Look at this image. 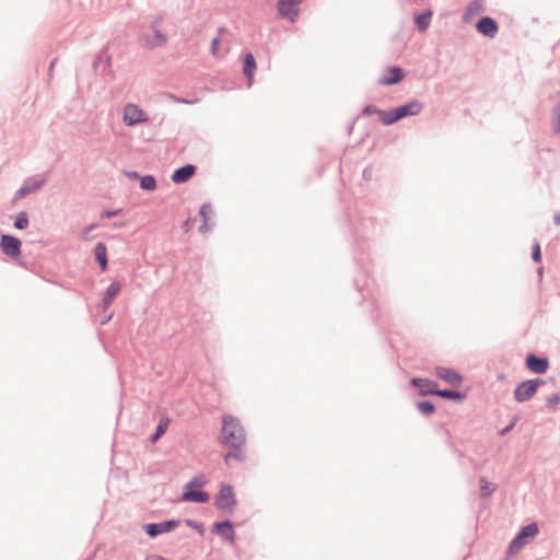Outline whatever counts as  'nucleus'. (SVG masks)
Returning a JSON list of instances; mask_svg holds the SVG:
<instances>
[{
  "label": "nucleus",
  "mask_w": 560,
  "mask_h": 560,
  "mask_svg": "<svg viewBox=\"0 0 560 560\" xmlns=\"http://www.w3.org/2000/svg\"><path fill=\"white\" fill-rule=\"evenodd\" d=\"M219 50H220V39L219 38H213L212 42H211V52H212V55L213 56H218Z\"/></svg>",
  "instance_id": "nucleus-33"
},
{
  "label": "nucleus",
  "mask_w": 560,
  "mask_h": 560,
  "mask_svg": "<svg viewBox=\"0 0 560 560\" xmlns=\"http://www.w3.org/2000/svg\"><path fill=\"white\" fill-rule=\"evenodd\" d=\"M14 226L19 230H24L28 226V218H27L26 212H20L16 215Z\"/></svg>",
  "instance_id": "nucleus-24"
},
{
  "label": "nucleus",
  "mask_w": 560,
  "mask_h": 560,
  "mask_svg": "<svg viewBox=\"0 0 560 560\" xmlns=\"http://www.w3.org/2000/svg\"><path fill=\"white\" fill-rule=\"evenodd\" d=\"M122 121L126 126L131 127L148 122L149 117L138 105L129 103L124 107Z\"/></svg>",
  "instance_id": "nucleus-3"
},
{
  "label": "nucleus",
  "mask_w": 560,
  "mask_h": 560,
  "mask_svg": "<svg viewBox=\"0 0 560 560\" xmlns=\"http://www.w3.org/2000/svg\"><path fill=\"white\" fill-rule=\"evenodd\" d=\"M405 74L402 69L398 67L388 68L384 75L380 79V83L383 85H392L400 82L404 79Z\"/></svg>",
  "instance_id": "nucleus-12"
},
{
  "label": "nucleus",
  "mask_w": 560,
  "mask_h": 560,
  "mask_svg": "<svg viewBox=\"0 0 560 560\" xmlns=\"http://www.w3.org/2000/svg\"><path fill=\"white\" fill-rule=\"evenodd\" d=\"M422 104L418 101H413L400 107H397L395 109L396 121L407 116L418 115L422 110Z\"/></svg>",
  "instance_id": "nucleus-10"
},
{
  "label": "nucleus",
  "mask_w": 560,
  "mask_h": 560,
  "mask_svg": "<svg viewBox=\"0 0 560 560\" xmlns=\"http://www.w3.org/2000/svg\"><path fill=\"white\" fill-rule=\"evenodd\" d=\"M553 125H555V129L560 132V105H559V108L557 110L556 119H555V124Z\"/></svg>",
  "instance_id": "nucleus-34"
},
{
  "label": "nucleus",
  "mask_w": 560,
  "mask_h": 560,
  "mask_svg": "<svg viewBox=\"0 0 560 560\" xmlns=\"http://www.w3.org/2000/svg\"><path fill=\"white\" fill-rule=\"evenodd\" d=\"M214 530L224 539L229 540L230 542L234 541V529L231 522H222L217 523L214 525Z\"/></svg>",
  "instance_id": "nucleus-16"
},
{
  "label": "nucleus",
  "mask_w": 560,
  "mask_h": 560,
  "mask_svg": "<svg viewBox=\"0 0 560 560\" xmlns=\"http://www.w3.org/2000/svg\"><path fill=\"white\" fill-rule=\"evenodd\" d=\"M92 229H93V225H91V226H89V228H86V229L84 230V232H83V236H84V238H88L89 233H90V231H91Z\"/></svg>",
  "instance_id": "nucleus-39"
},
{
  "label": "nucleus",
  "mask_w": 560,
  "mask_h": 560,
  "mask_svg": "<svg viewBox=\"0 0 560 560\" xmlns=\"http://www.w3.org/2000/svg\"><path fill=\"white\" fill-rule=\"evenodd\" d=\"M95 258L98 261L102 271H105L107 269V248L104 243L96 244Z\"/></svg>",
  "instance_id": "nucleus-20"
},
{
  "label": "nucleus",
  "mask_w": 560,
  "mask_h": 560,
  "mask_svg": "<svg viewBox=\"0 0 560 560\" xmlns=\"http://www.w3.org/2000/svg\"><path fill=\"white\" fill-rule=\"evenodd\" d=\"M533 259L536 261V262H539L540 259H541V254H540V246L538 243H536L533 247Z\"/></svg>",
  "instance_id": "nucleus-32"
},
{
  "label": "nucleus",
  "mask_w": 560,
  "mask_h": 560,
  "mask_svg": "<svg viewBox=\"0 0 560 560\" xmlns=\"http://www.w3.org/2000/svg\"><path fill=\"white\" fill-rule=\"evenodd\" d=\"M425 381L424 380H421V378H413L412 380V384L416 385V386H419L421 383H424Z\"/></svg>",
  "instance_id": "nucleus-38"
},
{
  "label": "nucleus",
  "mask_w": 560,
  "mask_h": 560,
  "mask_svg": "<svg viewBox=\"0 0 560 560\" xmlns=\"http://www.w3.org/2000/svg\"><path fill=\"white\" fill-rule=\"evenodd\" d=\"M0 245L3 253L8 256L16 257L21 254V241L14 236L3 235Z\"/></svg>",
  "instance_id": "nucleus-8"
},
{
  "label": "nucleus",
  "mask_w": 560,
  "mask_h": 560,
  "mask_svg": "<svg viewBox=\"0 0 560 560\" xmlns=\"http://www.w3.org/2000/svg\"><path fill=\"white\" fill-rule=\"evenodd\" d=\"M206 483V477L201 474L196 475L187 485L188 488H201Z\"/></svg>",
  "instance_id": "nucleus-27"
},
{
  "label": "nucleus",
  "mask_w": 560,
  "mask_h": 560,
  "mask_svg": "<svg viewBox=\"0 0 560 560\" xmlns=\"http://www.w3.org/2000/svg\"><path fill=\"white\" fill-rule=\"evenodd\" d=\"M176 525H177V523H175V522H167V523H162V524H150L147 527V533L149 536L154 537L158 534L165 533V532L173 529Z\"/></svg>",
  "instance_id": "nucleus-18"
},
{
  "label": "nucleus",
  "mask_w": 560,
  "mask_h": 560,
  "mask_svg": "<svg viewBox=\"0 0 560 560\" xmlns=\"http://www.w3.org/2000/svg\"><path fill=\"white\" fill-rule=\"evenodd\" d=\"M210 210H211V208H210L209 206H202V207L200 208V214H201L202 217H206V215H207V213H208V212H210Z\"/></svg>",
  "instance_id": "nucleus-37"
},
{
  "label": "nucleus",
  "mask_w": 560,
  "mask_h": 560,
  "mask_svg": "<svg viewBox=\"0 0 560 560\" xmlns=\"http://www.w3.org/2000/svg\"><path fill=\"white\" fill-rule=\"evenodd\" d=\"M377 116L381 122L384 125H392L396 122L395 118V109L392 112H385V110H377Z\"/></svg>",
  "instance_id": "nucleus-22"
},
{
  "label": "nucleus",
  "mask_w": 560,
  "mask_h": 560,
  "mask_svg": "<svg viewBox=\"0 0 560 560\" xmlns=\"http://www.w3.org/2000/svg\"><path fill=\"white\" fill-rule=\"evenodd\" d=\"M37 187H38V186H36V187H35V188H33V189H31V188H28V187H26V186H25V187H22V188L20 189V195H21V196H25V195H27V194L32 192L33 190H35Z\"/></svg>",
  "instance_id": "nucleus-36"
},
{
  "label": "nucleus",
  "mask_w": 560,
  "mask_h": 560,
  "mask_svg": "<svg viewBox=\"0 0 560 560\" xmlns=\"http://www.w3.org/2000/svg\"><path fill=\"white\" fill-rule=\"evenodd\" d=\"M418 409L424 415H430L434 411V406L430 401H420Z\"/></svg>",
  "instance_id": "nucleus-28"
},
{
  "label": "nucleus",
  "mask_w": 560,
  "mask_h": 560,
  "mask_svg": "<svg viewBox=\"0 0 560 560\" xmlns=\"http://www.w3.org/2000/svg\"><path fill=\"white\" fill-rule=\"evenodd\" d=\"M168 427V420H162L158 424L155 434L151 438L152 442H156L166 431Z\"/></svg>",
  "instance_id": "nucleus-26"
},
{
  "label": "nucleus",
  "mask_w": 560,
  "mask_h": 560,
  "mask_svg": "<svg viewBox=\"0 0 560 560\" xmlns=\"http://www.w3.org/2000/svg\"><path fill=\"white\" fill-rule=\"evenodd\" d=\"M140 186L145 190H154L156 187V183L153 176H143L140 180Z\"/></svg>",
  "instance_id": "nucleus-23"
},
{
  "label": "nucleus",
  "mask_w": 560,
  "mask_h": 560,
  "mask_svg": "<svg viewBox=\"0 0 560 560\" xmlns=\"http://www.w3.org/2000/svg\"><path fill=\"white\" fill-rule=\"evenodd\" d=\"M209 499L210 495L207 492L188 487H185V491L182 494V501L184 502L205 503L208 502Z\"/></svg>",
  "instance_id": "nucleus-11"
},
{
  "label": "nucleus",
  "mask_w": 560,
  "mask_h": 560,
  "mask_svg": "<svg viewBox=\"0 0 560 560\" xmlns=\"http://www.w3.org/2000/svg\"><path fill=\"white\" fill-rule=\"evenodd\" d=\"M215 506L225 512H232L236 505V497L233 488L230 485L222 486L214 502Z\"/></svg>",
  "instance_id": "nucleus-4"
},
{
  "label": "nucleus",
  "mask_w": 560,
  "mask_h": 560,
  "mask_svg": "<svg viewBox=\"0 0 560 560\" xmlns=\"http://www.w3.org/2000/svg\"><path fill=\"white\" fill-rule=\"evenodd\" d=\"M482 11H483L482 0H474L467 7V10L465 12V20H467V21L471 20L475 15L481 13Z\"/></svg>",
  "instance_id": "nucleus-21"
},
{
  "label": "nucleus",
  "mask_w": 560,
  "mask_h": 560,
  "mask_svg": "<svg viewBox=\"0 0 560 560\" xmlns=\"http://www.w3.org/2000/svg\"><path fill=\"white\" fill-rule=\"evenodd\" d=\"M220 443L224 447L229 448L224 456V462L226 465H231L234 462L244 460L246 432L237 418L231 415H225L223 417L222 429L220 433Z\"/></svg>",
  "instance_id": "nucleus-1"
},
{
  "label": "nucleus",
  "mask_w": 560,
  "mask_h": 560,
  "mask_svg": "<svg viewBox=\"0 0 560 560\" xmlns=\"http://www.w3.org/2000/svg\"><path fill=\"white\" fill-rule=\"evenodd\" d=\"M559 404H560V396L558 394L552 395L547 400V407L551 410L556 409Z\"/></svg>",
  "instance_id": "nucleus-31"
},
{
  "label": "nucleus",
  "mask_w": 560,
  "mask_h": 560,
  "mask_svg": "<svg viewBox=\"0 0 560 560\" xmlns=\"http://www.w3.org/2000/svg\"><path fill=\"white\" fill-rule=\"evenodd\" d=\"M162 18H158L152 24V34L144 37L145 45L149 48H156L164 46L168 40L167 33L161 28Z\"/></svg>",
  "instance_id": "nucleus-2"
},
{
  "label": "nucleus",
  "mask_w": 560,
  "mask_h": 560,
  "mask_svg": "<svg viewBox=\"0 0 560 560\" xmlns=\"http://www.w3.org/2000/svg\"><path fill=\"white\" fill-rule=\"evenodd\" d=\"M479 483L485 495L490 494L494 490V487H492L485 478H481Z\"/></svg>",
  "instance_id": "nucleus-30"
},
{
  "label": "nucleus",
  "mask_w": 560,
  "mask_h": 560,
  "mask_svg": "<svg viewBox=\"0 0 560 560\" xmlns=\"http://www.w3.org/2000/svg\"><path fill=\"white\" fill-rule=\"evenodd\" d=\"M256 67L257 66L254 56L252 54H246L244 58V73L248 79L249 85L253 83Z\"/></svg>",
  "instance_id": "nucleus-19"
},
{
  "label": "nucleus",
  "mask_w": 560,
  "mask_h": 560,
  "mask_svg": "<svg viewBox=\"0 0 560 560\" xmlns=\"http://www.w3.org/2000/svg\"><path fill=\"white\" fill-rule=\"evenodd\" d=\"M556 223H557V224H560V215H557V217H556Z\"/></svg>",
  "instance_id": "nucleus-40"
},
{
  "label": "nucleus",
  "mask_w": 560,
  "mask_h": 560,
  "mask_svg": "<svg viewBox=\"0 0 560 560\" xmlns=\"http://www.w3.org/2000/svg\"><path fill=\"white\" fill-rule=\"evenodd\" d=\"M302 0H279L278 12L281 18L295 22L299 16V5Z\"/></svg>",
  "instance_id": "nucleus-7"
},
{
  "label": "nucleus",
  "mask_w": 560,
  "mask_h": 560,
  "mask_svg": "<svg viewBox=\"0 0 560 560\" xmlns=\"http://www.w3.org/2000/svg\"><path fill=\"white\" fill-rule=\"evenodd\" d=\"M431 15H432V13L428 12V13L422 14V15L417 18V24H418V27H419L420 31L423 32V31L427 30V27L430 24Z\"/></svg>",
  "instance_id": "nucleus-25"
},
{
  "label": "nucleus",
  "mask_w": 560,
  "mask_h": 560,
  "mask_svg": "<svg viewBox=\"0 0 560 560\" xmlns=\"http://www.w3.org/2000/svg\"><path fill=\"white\" fill-rule=\"evenodd\" d=\"M435 394L440 397H443V398H450V399H459L460 398V394L459 393H456V392H453V390H438L435 392Z\"/></svg>",
  "instance_id": "nucleus-29"
},
{
  "label": "nucleus",
  "mask_w": 560,
  "mask_h": 560,
  "mask_svg": "<svg viewBox=\"0 0 560 560\" xmlns=\"http://www.w3.org/2000/svg\"><path fill=\"white\" fill-rule=\"evenodd\" d=\"M377 108L373 107V106H366L364 109H363V115H371V114H376L377 115Z\"/></svg>",
  "instance_id": "nucleus-35"
},
{
  "label": "nucleus",
  "mask_w": 560,
  "mask_h": 560,
  "mask_svg": "<svg viewBox=\"0 0 560 560\" xmlns=\"http://www.w3.org/2000/svg\"><path fill=\"white\" fill-rule=\"evenodd\" d=\"M436 375L452 385H457L462 381V377L457 372L446 368H438Z\"/></svg>",
  "instance_id": "nucleus-15"
},
{
  "label": "nucleus",
  "mask_w": 560,
  "mask_h": 560,
  "mask_svg": "<svg viewBox=\"0 0 560 560\" xmlns=\"http://www.w3.org/2000/svg\"><path fill=\"white\" fill-rule=\"evenodd\" d=\"M476 28L480 34L490 38H493L499 30L495 21L488 16L481 18L476 24Z\"/></svg>",
  "instance_id": "nucleus-9"
},
{
  "label": "nucleus",
  "mask_w": 560,
  "mask_h": 560,
  "mask_svg": "<svg viewBox=\"0 0 560 560\" xmlns=\"http://www.w3.org/2000/svg\"><path fill=\"white\" fill-rule=\"evenodd\" d=\"M538 534L537 524H529L521 529L518 535L511 541L510 544V552L516 553L518 552L523 546L526 544L527 539L534 538Z\"/></svg>",
  "instance_id": "nucleus-5"
},
{
  "label": "nucleus",
  "mask_w": 560,
  "mask_h": 560,
  "mask_svg": "<svg viewBox=\"0 0 560 560\" xmlns=\"http://www.w3.org/2000/svg\"><path fill=\"white\" fill-rule=\"evenodd\" d=\"M527 368L535 373H545L548 369V361L546 359H539L534 354L527 358Z\"/></svg>",
  "instance_id": "nucleus-14"
},
{
  "label": "nucleus",
  "mask_w": 560,
  "mask_h": 560,
  "mask_svg": "<svg viewBox=\"0 0 560 560\" xmlns=\"http://www.w3.org/2000/svg\"><path fill=\"white\" fill-rule=\"evenodd\" d=\"M195 173L194 165H186L176 170L172 175V180L176 184L187 182Z\"/></svg>",
  "instance_id": "nucleus-13"
},
{
  "label": "nucleus",
  "mask_w": 560,
  "mask_h": 560,
  "mask_svg": "<svg viewBox=\"0 0 560 560\" xmlns=\"http://www.w3.org/2000/svg\"><path fill=\"white\" fill-rule=\"evenodd\" d=\"M121 289V284L119 281H113L107 290L104 293L103 296V305L104 307H108L112 302L115 300V298L118 295L119 291Z\"/></svg>",
  "instance_id": "nucleus-17"
},
{
  "label": "nucleus",
  "mask_w": 560,
  "mask_h": 560,
  "mask_svg": "<svg viewBox=\"0 0 560 560\" xmlns=\"http://www.w3.org/2000/svg\"><path fill=\"white\" fill-rule=\"evenodd\" d=\"M540 384H542V381L539 380H529L521 383L514 390V398L518 402L530 399L536 394Z\"/></svg>",
  "instance_id": "nucleus-6"
}]
</instances>
